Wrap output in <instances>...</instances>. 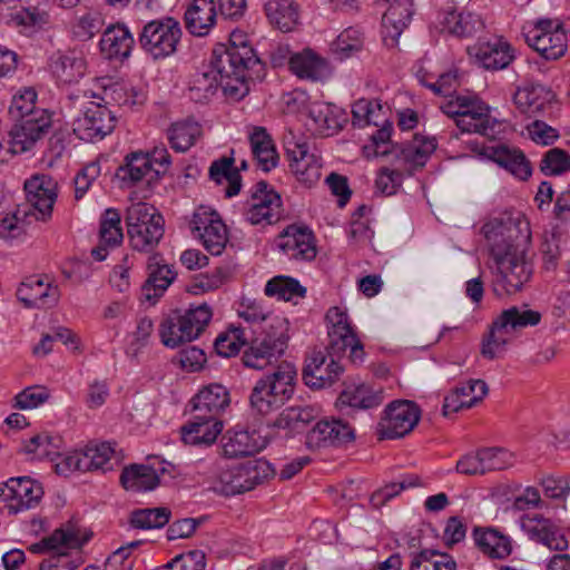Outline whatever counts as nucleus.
Returning <instances> with one entry per match:
<instances>
[{
	"label": "nucleus",
	"mask_w": 570,
	"mask_h": 570,
	"mask_svg": "<svg viewBox=\"0 0 570 570\" xmlns=\"http://www.w3.org/2000/svg\"><path fill=\"white\" fill-rule=\"evenodd\" d=\"M482 233L494 261L497 295L514 294L522 289L532 276V264L521 248L530 236L529 223L520 215L502 214L487 222Z\"/></svg>",
	"instance_id": "f257e3e1"
},
{
	"label": "nucleus",
	"mask_w": 570,
	"mask_h": 570,
	"mask_svg": "<svg viewBox=\"0 0 570 570\" xmlns=\"http://www.w3.org/2000/svg\"><path fill=\"white\" fill-rule=\"evenodd\" d=\"M213 63L222 77L223 92L235 100L249 91L248 81L264 75V65L242 32L230 35V45L213 51Z\"/></svg>",
	"instance_id": "f03ea898"
},
{
	"label": "nucleus",
	"mask_w": 570,
	"mask_h": 570,
	"mask_svg": "<svg viewBox=\"0 0 570 570\" xmlns=\"http://www.w3.org/2000/svg\"><path fill=\"white\" fill-rule=\"evenodd\" d=\"M296 374L292 363L282 362L261 376L249 394L250 410L263 416L279 410L294 394Z\"/></svg>",
	"instance_id": "7ed1b4c3"
},
{
	"label": "nucleus",
	"mask_w": 570,
	"mask_h": 570,
	"mask_svg": "<svg viewBox=\"0 0 570 570\" xmlns=\"http://www.w3.org/2000/svg\"><path fill=\"white\" fill-rule=\"evenodd\" d=\"M289 322L275 316L265 324L244 351L242 360L246 367L264 370L276 363L284 354L289 341Z\"/></svg>",
	"instance_id": "20e7f679"
},
{
	"label": "nucleus",
	"mask_w": 570,
	"mask_h": 570,
	"mask_svg": "<svg viewBox=\"0 0 570 570\" xmlns=\"http://www.w3.org/2000/svg\"><path fill=\"white\" fill-rule=\"evenodd\" d=\"M541 313L523 306H512L501 312L493 321L488 335L483 338L481 353L484 357L493 360L499 357L511 340L510 333L528 326H535L541 322Z\"/></svg>",
	"instance_id": "39448f33"
},
{
	"label": "nucleus",
	"mask_w": 570,
	"mask_h": 570,
	"mask_svg": "<svg viewBox=\"0 0 570 570\" xmlns=\"http://www.w3.org/2000/svg\"><path fill=\"white\" fill-rule=\"evenodd\" d=\"M181 36L180 23L171 17H165L147 22L138 35V43L150 59L160 61L178 51Z\"/></svg>",
	"instance_id": "423d86ee"
},
{
	"label": "nucleus",
	"mask_w": 570,
	"mask_h": 570,
	"mask_svg": "<svg viewBox=\"0 0 570 570\" xmlns=\"http://www.w3.org/2000/svg\"><path fill=\"white\" fill-rule=\"evenodd\" d=\"M42 495V487L31 478H11L0 485V512L17 514L32 509Z\"/></svg>",
	"instance_id": "0eeeda50"
},
{
	"label": "nucleus",
	"mask_w": 570,
	"mask_h": 570,
	"mask_svg": "<svg viewBox=\"0 0 570 570\" xmlns=\"http://www.w3.org/2000/svg\"><path fill=\"white\" fill-rule=\"evenodd\" d=\"M24 191L23 216H33L37 220L50 218L57 199V183L48 175H33L24 181Z\"/></svg>",
	"instance_id": "6e6552de"
},
{
	"label": "nucleus",
	"mask_w": 570,
	"mask_h": 570,
	"mask_svg": "<svg viewBox=\"0 0 570 570\" xmlns=\"http://www.w3.org/2000/svg\"><path fill=\"white\" fill-rule=\"evenodd\" d=\"M420 416L421 411L414 402L406 400L393 401L384 410V415L379 423V439L403 438L414 429Z\"/></svg>",
	"instance_id": "1a4fd4ad"
},
{
	"label": "nucleus",
	"mask_w": 570,
	"mask_h": 570,
	"mask_svg": "<svg viewBox=\"0 0 570 570\" xmlns=\"http://www.w3.org/2000/svg\"><path fill=\"white\" fill-rule=\"evenodd\" d=\"M10 130V144L13 154L30 150L51 128V114L46 109L36 110L21 119L14 120Z\"/></svg>",
	"instance_id": "9d476101"
},
{
	"label": "nucleus",
	"mask_w": 570,
	"mask_h": 570,
	"mask_svg": "<svg viewBox=\"0 0 570 570\" xmlns=\"http://www.w3.org/2000/svg\"><path fill=\"white\" fill-rule=\"evenodd\" d=\"M115 126L114 112L106 105L95 101L89 102L82 115L72 122L75 135L85 141L102 139L115 129Z\"/></svg>",
	"instance_id": "9b49d317"
},
{
	"label": "nucleus",
	"mask_w": 570,
	"mask_h": 570,
	"mask_svg": "<svg viewBox=\"0 0 570 570\" xmlns=\"http://www.w3.org/2000/svg\"><path fill=\"white\" fill-rule=\"evenodd\" d=\"M355 440L354 428L343 419L330 417L318 421L306 434V445L311 450L340 448Z\"/></svg>",
	"instance_id": "f8f14e48"
},
{
	"label": "nucleus",
	"mask_w": 570,
	"mask_h": 570,
	"mask_svg": "<svg viewBox=\"0 0 570 570\" xmlns=\"http://www.w3.org/2000/svg\"><path fill=\"white\" fill-rule=\"evenodd\" d=\"M277 248L292 261L309 262L317 255L313 232L301 225L287 226L276 239Z\"/></svg>",
	"instance_id": "ddd939ff"
},
{
	"label": "nucleus",
	"mask_w": 570,
	"mask_h": 570,
	"mask_svg": "<svg viewBox=\"0 0 570 570\" xmlns=\"http://www.w3.org/2000/svg\"><path fill=\"white\" fill-rule=\"evenodd\" d=\"M281 196L264 180L258 181L252 191L249 208L245 216L252 225L273 224L282 215Z\"/></svg>",
	"instance_id": "4468645a"
},
{
	"label": "nucleus",
	"mask_w": 570,
	"mask_h": 570,
	"mask_svg": "<svg viewBox=\"0 0 570 570\" xmlns=\"http://www.w3.org/2000/svg\"><path fill=\"white\" fill-rule=\"evenodd\" d=\"M521 529L527 535L550 550L564 551L568 549V540L562 530L549 518L542 514H525L521 518Z\"/></svg>",
	"instance_id": "2eb2a0df"
},
{
	"label": "nucleus",
	"mask_w": 570,
	"mask_h": 570,
	"mask_svg": "<svg viewBox=\"0 0 570 570\" xmlns=\"http://www.w3.org/2000/svg\"><path fill=\"white\" fill-rule=\"evenodd\" d=\"M322 351H313L306 358L305 366L302 372L304 383L314 390L331 386L343 373L336 358L328 356Z\"/></svg>",
	"instance_id": "dca6fc26"
},
{
	"label": "nucleus",
	"mask_w": 570,
	"mask_h": 570,
	"mask_svg": "<svg viewBox=\"0 0 570 570\" xmlns=\"http://www.w3.org/2000/svg\"><path fill=\"white\" fill-rule=\"evenodd\" d=\"M455 125L462 132L480 134L488 138H494L501 128V124L490 116L489 107L476 100H473L470 108L460 114Z\"/></svg>",
	"instance_id": "f3484780"
},
{
	"label": "nucleus",
	"mask_w": 570,
	"mask_h": 570,
	"mask_svg": "<svg viewBox=\"0 0 570 570\" xmlns=\"http://www.w3.org/2000/svg\"><path fill=\"white\" fill-rule=\"evenodd\" d=\"M326 320L330 324L328 356L340 358L357 337L348 322L347 314L340 307H331L326 313Z\"/></svg>",
	"instance_id": "a211bd4d"
},
{
	"label": "nucleus",
	"mask_w": 570,
	"mask_h": 570,
	"mask_svg": "<svg viewBox=\"0 0 570 570\" xmlns=\"http://www.w3.org/2000/svg\"><path fill=\"white\" fill-rule=\"evenodd\" d=\"M390 7L382 18L383 39L387 47H395L403 30L413 16L412 0H390Z\"/></svg>",
	"instance_id": "6ab92c4d"
},
{
	"label": "nucleus",
	"mask_w": 570,
	"mask_h": 570,
	"mask_svg": "<svg viewBox=\"0 0 570 570\" xmlns=\"http://www.w3.org/2000/svg\"><path fill=\"white\" fill-rule=\"evenodd\" d=\"M17 297L28 308H46L57 304L59 289L41 278L30 277L21 283Z\"/></svg>",
	"instance_id": "aec40b11"
},
{
	"label": "nucleus",
	"mask_w": 570,
	"mask_h": 570,
	"mask_svg": "<svg viewBox=\"0 0 570 570\" xmlns=\"http://www.w3.org/2000/svg\"><path fill=\"white\" fill-rule=\"evenodd\" d=\"M484 155L521 180H525L531 176V165L524 154L518 148L505 144H497L485 147Z\"/></svg>",
	"instance_id": "412c9836"
},
{
	"label": "nucleus",
	"mask_w": 570,
	"mask_h": 570,
	"mask_svg": "<svg viewBox=\"0 0 570 570\" xmlns=\"http://www.w3.org/2000/svg\"><path fill=\"white\" fill-rule=\"evenodd\" d=\"M135 45V39L122 23L109 24L100 39V51L105 58L109 60H125L127 59Z\"/></svg>",
	"instance_id": "4be33fe9"
},
{
	"label": "nucleus",
	"mask_w": 570,
	"mask_h": 570,
	"mask_svg": "<svg viewBox=\"0 0 570 570\" xmlns=\"http://www.w3.org/2000/svg\"><path fill=\"white\" fill-rule=\"evenodd\" d=\"M223 431V422L193 413L189 423L181 426V440L188 445H212Z\"/></svg>",
	"instance_id": "5701e85b"
},
{
	"label": "nucleus",
	"mask_w": 570,
	"mask_h": 570,
	"mask_svg": "<svg viewBox=\"0 0 570 570\" xmlns=\"http://www.w3.org/2000/svg\"><path fill=\"white\" fill-rule=\"evenodd\" d=\"M121 216L118 210L108 208L101 216L99 227V244L91 249V256L102 262L109 248H115L122 243L124 233L121 228Z\"/></svg>",
	"instance_id": "b1692460"
},
{
	"label": "nucleus",
	"mask_w": 570,
	"mask_h": 570,
	"mask_svg": "<svg viewBox=\"0 0 570 570\" xmlns=\"http://www.w3.org/2000/svg\"><path fill=\"white\" fill-rule=\"evenodd\" d=\"M471 57L489 70L507 68L514 59L513 49L508 42L497 41L493 43H478L468 48Z\"/></svg>",
	"instance_id": "393cba45"
},
{
	"label": "nucleus",
	"mask_w": 570,
	"mask_h": 570,
	"mask_svg": "<svg viewBox=\"0 0 570 570\" xmlns=\"http://www.w3.org/2000/svg\"><path fill=\"white\" fill-rule=\"evenodd\" d=\"M229 394L225 386L212 384L204 387L191 400V412L218 419L220 413L229 405Z\"/></svg>",
	"instance_id": "a878e982"
},
{
	"label": "nucleus",
	"mask_w": 570,
	"mask_h": 570,
	"mask_svg": "<svg viewBox=\"0 0 570 570\" xmlns=\"http://www.w3.org/2000/svg\"><path fill=\"white\" fill-rule=\"evenodd\" d=\"M308 118L313 122V130L321 136H332L342 129L346 118L340 109L327 102L314 101L308 106Z\"/></svg>",
	"instance_id": "bb28decb"
},
{
	"label": "nucleus",
	"mask_w": 570,
	"mask_h": 570,
	"mask_svg": "<svg viewBox=\"0 0 570 570\" xmlns=\"http://www.w3.org/2000/svg\"><path fill=\"white\" fill-rule=\"evenodd\" d=\"M436 149L434 138L415 136L412 141L402 144L394 149V154L409 171L421 168L425 165L430 155Z\"/></svg>",
	"instance_id": "cd10ccee"
},
{
	"label": "nucleus",
	"mask_w": 570,
	"mask_h": 570,
	"mask_svg": "<svg viewBox=\"0 0 570 570\" xmlns=\"http://www.w3.org/2000/svg\"><path fill=\"white\" fill-rule=\"evenodd\" d=\"M289 69L298 78L311 81H322L328 76L326 60L311 49L293 53L289 58Z\"/></svg>",
	"instance_id": "c85d7f7f"
},
{
	"label": "nucleus",
	"mask_w": 570,
	"mask_h": 570,
	"mask_svg": "<svg viewBox=\"0 0 570 570\" xmlns=\"http://www.w3.org/2000/svg\"><path fill=\"white\" fill-rule=\"evenodd\" d=\"M527 43L546 60H558L567 51V31L557 32H528Z\"/></svg>",
	"instance_id": "c756f323"
},
{
	"label": "nucleus",
	"mask_w": 570,
	"mask_h": 570,
	"mask_svg": "<svg viewBox=\"0 0 570 570\" xmlns=\"http://www.w3.org/2000/svg\"><path fill=\"white\" fill-rule=\"evenodd\" d=\"M552 99V91L542 85H530L519 88L513 101L517 108L529 117L541 114Z\"/></svg>",
	"instance_id": "7c9ffc66"
},
{
	"label": "nucleus",
	"mask_w": 570,
	"mask_h": 570,
	"mask_svg": "<svg viewBox=\"0 0 570 570\" xmlns=\"http://www.w3.org/2000/svg\"><path fill=\"white\" fill-rule=\"evenodd\" d=\"M214 0H194L185 12V23L188 31L195 36H205L216 21Z\"/></svg>",
	"instance_id": "2f4dec72"
},
{
	"label": "nucleus",
	"mask_w": 570,
	"mask_h": 570,
	"mask_svg": "<svg viewBox=\"0 0 570 570\" xmlns=\"http://www.w3.org/2000/svg\"><path fill=\"white\" fill-rule=\"evenodd\" d=\"M161 261L158 254L148 258V277L142 286L147 299L163 295L176 277V273Z\"/></svg>",
	"instance_id": "473e14b6"
},
{
	"label": "nucleus",
	"mask_w": 570,
	"mask_h": 570,
	"mask_svg": "<svg viewBox=\"0 0 570 570\" xmlns=\"http://www.w3.org/2000/svg\"><path fill=\"white\" fill-rule=\"evenodd\" d=\"M473 539L475 546L490 558L504 559L512 552L510 538L494 529L475 528Z\"/></svg>",
	"instance_id": "72a5a7b5"
},
{
	"label": "nucleus",
	"mask_w": 570,
	"mask_h": 570,
	"mask_svg": "<svg viewBox=\"0 0 570 570\" xmlns=\"http://www.w3.org/2000/svg\"><path fill=\"white\" fill-rule=\"evenodd\" d=\"M120 483L127 491L146 492L154 490L159 484V476L151 466L132 464L124 468Z\"/></svg>",
	"instance_id": "f704fd0d"
},
{
	"label": "nucleus",
	"mask_w": 570,
	"mask_h": 570,
	"mask_svg": "<svg viewBox=\"0 0 570 570\" xmlns=\"http://www.w3.org/2000/svg\"><path fill=\"white\" fill-rule=\"evenodd\" d=\"M443 31L458 38H469L481 31L483 21L472 12L448 11L442 20Z\"/></svg>",
	"instance_id": "c9c22d12"
},
{
	"label": "nucleus",
	"mask_w": 570,
	"mask_h": 570,
	"mask_svg": "<svg viewBox=\"0 0 570 570\" xmlns=\"http://www.w3.org/2000/svg\"><path fill=\"white\" fill-rule=\"evenodd\" d=\"M338 402L351 407L372 409L383 402V391L367 384L348 386L340 394Z\"/></svg>",
	"instance_id": "e433bc0d"
},
{
	"label": "nucleus",
	"mask_w": 570,
	"mask_h": 570,
	"mask_svg": "<svg viewBox=\"0 0 570 570\" xmlns=\"http://www.w3.org/2000/svg\"><path fill=\"white\" fill-rule=\"evenodd\" d=\"M249 140L253 155L257 160L258 166L264 171H269L275 168L278 155L267 131L262 127H257L250 135Z\"/></svg>",
	"instance_id": "4c0bfd02"
},
{
	"label": "nucleus",
	"mask_w": 570,
	"mask_h": 570,
	"mask_svg": "<svg viewBox=\"0 0 570 570\" xmlns=\"http://www.w3.org/2000/svg\"><path fill=\"white\" fill-rule=\"evenodd\" d=\"M265 11L271 23L284 32L293 30L298 21L297 6L292 0H267Z\"/></svg>",
	"instance_id": "58836bf2"
},
{
	"label": "nucleus",
	"mask_w": 570,
	"mask_h": 570,
	"mask_svg": "<svg viewBox=\"0 0 570 570\" xmlns=\"http://www.w3.org/2000/svg\"><path fill=\"white\" fill-rule=\"evenodd\" d=\"M222 81V77L212 60L209 70L194 75L189 86L190 99L196 102L207 101L215 95L218 87L223 89Z\"/></svg>",
	"instance_id": "ea45409f"
},
{
	"label": "nucleus",
	"mask_w": 570,
	"mask_h": 570,
	"mask_svg": "<svg viewBox=\"0 0 570 570\" xmlns=\"http://www.w3.org/2000/svg\"><path fill=\"white\" fill-rule=\"evenodd\" d=\"M209 177L217 184H222L223 180L228 183L227 197L236 196L240 191L242 177L238 168L234 166L233 157H222L213 161L209 167Z\"/></svg>",
	"instance_id": "a19ab883"
},
{
	"label": "nucleus",
	"mask_w": 570,
	"mask_h": 570,
	"mask_svg": "<svg viewBox=\"0 0 570 570\" xmlns=\"http://www.w3.org/2000/svg\"><path fill=\"white\" fill-rule=\"evenodd\" d=\"M52 69L61 81L71 83L83 77L87 65L81 56L76 52H67L59 55L55 59Z\"/></svg>",
	"instance_id": "79ce46f5"
},
{
	"label": "nucleus",
	"mask_w": 570,
	"mask_h": 570,
	"mask_svg": "<svg viewBox=\"0 0 570 570\" xmlns=\"http://www.w3.org/2000/svg\"><path fill=\"white\" fill-rule=\"evenodd\" d=\"M156 216H161L157 213L156 208L147 203H135L126 210L125 223L127 226V234L129 238L136 237V243L140 240L138 233H141V227L153 222H156Z\"/></svg>",
	"instance_id": "37998d69"
},
{
	"label": "nucleus",
	"mask_w": 570,
	"mask_h": 570,
	"mask_svg": "<svg viewBox=\"0 0 570 570\" xmlns=\"http://www.w3.org/2000/svg\"><path fill=\"white\" fill-rule=\"evenodd\" d=\"M317 416V412L313 406H291L276 417L273 425L278 429L292 432L303 430Z\"/></svg>",
	"instance_id": "c03bdc74"
},
{
	"label": "nucleus",
	"mask_w": 570,
	"mask_h": 570,
	"mask_svg": "<svg viewBox=\"0 0 570 570\" xmlns=\"http://www.w3.org/2000/svg\"><path fill=\"white\" fill-rule=\"evenodd\" d=\"M49 21L48 12L40 7L36 6L21 7L11 13V22L21 28V32L33 33L41 29Z\"/></svg>",
	"instance_id": "a18cd8bd"
},
{
	"label": "nucleus",
	"mask_w": 570,
	"mask_h": 570,
	"mask_svg": "<svg viewBox=\"0 0 570 570\" xmlns=\"http://www.w3.org/2000/svg\"><path fill=\"white\" fill-rule=\"evenodd\" d=\"M170 515V510L164 507L137 509L130 513L129 524L139 530L160 529L169 522Z\"/></svg>",
	"instance_id": "49530a36"
},
{
	"label": "nucleus",
	"mask_w": 570,
	"mask_h": 570,
	"mask_svg": "<svg viewBox=\"0 0 570 570\" xmlns=\"http://www.w3.org/2000/svg\"><path fill=\"white\" fill-rule=\"evenodd\" d=\"M269 297L278 299L293 301L303 298L306 295V288L299 282L291 276L277 275L269 279L264 289Z\"/></svg>",
	"instance_id": "de8ad7c7"
},
{
	"label": "nucleus",
	"mask_w": 570,
	"mask_h": 570,
	"mask_svg": "<svg viewBox=\"0 0 570 570\" xmlns=\"http://www.w3.org/2000/svg\"><path fill=\"white\" fill-rule=\"evenodd\" d=\"M200 126L193 120L178 121L171 125L168 130V139L171 148L176 151H186L200 136Z\"/></svg>",
	"instance_id": "09e8293b"
},
{
	"label": "nucleus",
	"mask_w": 570,
	"mask_h": 570,
	"mask_svg": "<svg viewBox=\"0 0 570 570\" xmlns=\"http://www.w3.org/2000/svg\"><path fill=\"white\" fill-rule=\"evenodd\" d=\"M88 540V537H80V530L72 522H68L43 538V544H47L50 551H57L60 548H80Z\"/></svg>",
	"instance_id": "8fccbe9b"
},
{
	"label": "nucleus",
	"mask_w": 570,
	"mask_h": 570,
	"mask_svg": "<svg viewBox=\"0 0 570 570\" xmlns=\"http://www.w3.org/2000/svg\"><path fill=\"white\" fill-rule=\"evenodd\" d=\"M456 562L448 554L436 550H422L413 556L410 570H455Z\"/></svg>",
	"instance_id": "3c124183"
},
{
	"label": "nucleus",
	"mask_w": 570,
	"mask_h": 570,
	"mask_svg": "<svg viewBox=\"0 0 570 570\" xmlns=\"http://www.w3.org/2000/svg\"><path fill=\"white\" fill-rule=\"evenodd\" d=\"M224 440L223 453L227 458L252 455L261 449L247 431L228 432Z\"/></svg>",
	"instance_id": "603ef678"
},
{
	"label": "nucleus",
	"mask_w": 570,
	"mask_h": 570,
	"mask_svg": "<svg viewBox=\"0 0 570 570\" xmlns=\"http://www.w3.org/2000/svg\"><path fill=\"white\" fill-rule=\"evenodd\" d=\"M212 309L207 304L189 308L179 315L183 326L186 327L188 342L199 337L212 320Z\"/></svg>",
	"instance_id": "864d4df0"
},
{
	"label": "nucleus",
	"mask_w": 570,
	"mask_h": 570,
	"mask_svg": "<svg viewBox=\"0 0 570 570\" xmlns=\"http://www.w3.org/2000/svg\"><path fill=\"white\" fill-rule=\"evenodd\" d=\"M245 483L246 481L240 471V464H238L222 471L214 481L212 489L222 495L232 497L247 492V485Z\"/></svg>",
	"instance_id": "5fc2aeb1"
},
{
	"label": "nucleus",
	"mask_w": 570,
	"mask_h": 570,
	"mask_svg": "<svg viewBox=\"0 0 570 570\" xmlns=\"http://www.w3.org/2000/svg\"><path fill=\"white\" fill-rule=\"evenodd\" d=\"M82 452L85 471L112 470L110 461L115 454V448L110 442L87 446Z\"/></svg>",
	"instance_id": "6e6d98bb"
},
{
	"label": "nucleus",
	"mask_w": 570,
	"mask_h": 570,
	"mask_svg": "<svg viewBox=\"0 0 570 570\" xmlns=\"http://www.w3.org/2000/svg\"><path fill=\"white\" fill-rule=\"evenodd\" d=\"M484 474L492 471H503L512 468L517 462L515 453L505 448L492 446L480 449Z\"/></svg>",
	"instance_id": "4d7b16f0"
},
{
	"label": "nucleus",
	"mask_w": 570,
	"mask_h": 570,
	"mask_svg": "<svg viewBox=\"0 0 570 570\" xmlns=\"http://www.w3.org/2000/svg\"><path fill=\"white\" fill-rule=\"evenodd\" d=\"M240 471L246 481L247 491L255 489L275 474L271 463L264 459H254L240 463Z\"/></svg>",
	"instance_id": "13d9d810"
},
{
	"label": "nucleus",
	"mask_w": 570,
	"mask_h": 570,
	"mask_svg": "<svg viewBox=\"0 0 570 570\" xmlns=\"http://www.w3.org/2000/svg\"><path fill=\"white\" fill-rule=\"evenodd\" d=\"M138 235L140 236L138 243H136V237L129 238L131 247L146 253L154 250L164 236L163 216H156V222L141 227V233H138Z\"/></svg>",
	"instance_id": "bf43d9fd"
},
{
	"label": "nucleus",
	"mask_w": 570,
	"mask_h": 570,
	"mask_svg": "<svg viewBox=\"0 0 570 570\" xmlns=\"http://www.w3.org/2000/svg\"><path fill=\"white\" fill-rule=\"evenodd\" d=\"M159 336L161 343L170 348L188 342L187 331L183 326L179 315H171L165 318L159 326Z\"/></svg>",
	"instance_id": "052dcab7"
},
{
	"label": "nucleus",
	"mask_w": 570,
	"mask_h": 570,
	"mask_svg": "<svg viewBox=\"0 0 570 570\" xmlns=\"http://www.w3.org/2000/svg\"><path fill=\"white\" fill-rule=\"evenodd\" d=\"M151 169V160L148 155L135 153L126 157L125 166L119 168L122 180L131 183L140 181Z\"/></svg>",
	"instance_id": "680f3d73"
},
{
	"label": "nucleus",
	"mask_w": 570,
	"mask_h": 570,
	"mask_svg": "<svg viewBox=\"0 0 570 570\" xmlns=\"http://www.w3.org/2000/svg\"><path fill=\"white\" fill-rule=\"evenodd\" d=\"M420 478L415 474L405 475L397 482H391L374 492L371 497V503L374 508L382 507L386 501L393 499L403 490L420 485Z\"/></svg>",
	"instance_id": "e2e57ef3"
},
{
	"label": "nucleus",
	"mask_w": 570,
	"mask_h": 570,
	"mask_svg": "<svg viewBox=\"0 0 570 570\" xmlns=\"http://www.w3.org/2000/svg\"><path fill=\"white\" fill-rule=\"evenodd\" d=\"M37 91L31 87H26L19 90L11 100V105L9 107V115L12 120L21 119L23 116H27L36 110H40L36 106L37 104Z\"/></svg>",
	"instance_id": "0e129e2a"
},
{
	"label": "nucleus",
	"mask_w": 570,
	"mask_h": 570,
	"mask_svg": "<svg viewBox=\"0 0 570 570\" xmlns=\"http://www.w3.org/2000/svg\"><path fill=\"white\" fill-rule=\"evenodd\" d=\"M198 238L203 242L204 247L212 255H220L228 242L227 228L222 219L214 222L206 232H202Z\"/></svg>",
	"instance_id": "69168bd1"
},
{
	"label": "nucleus",
	"mask_w": 570,
	"mask_h": 570,
	"mask_svg": "<svg viewBox=\"0 0 570 570\" xmlns=\"http://www.w3.org/2000/svg\"><path fill=\"white\" fill-rule=\"evenodd\" d=\"M56 441H58V439L46 433L37 434L24 443L23 451L27 454L36 455L38 459L48 458L55 460L56 456H59V453L55 451V449L58 448Z\"/></svg>",
	"instance_id": "338daca9"
},
{
	"label": "nucleus",
	"mask_w": 570,
	"mask_h": 570,
	"mask_svg": "<svg viewBox=\"0 0 570 570\" xmlns=\"http://www.w3.org/2000/svg\"><path fill=\"white\" fill-rule=\"evenodd\" d=\"M363 42L357 31L348 29L332 43V51L337 59L344 60L361 51Z\"/></svg>",
	"instance_id": "774afa93"
}]
</instances>
